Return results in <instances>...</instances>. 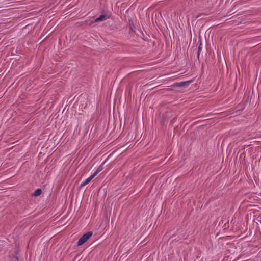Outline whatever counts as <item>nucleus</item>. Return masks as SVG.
<instances>
[{"mask_svg":"<svg viewBox=\"0 0 261 261\" xmlns=\"http://www.w3.org/2000/svg\"><path fill=\"white\" fill-rule=\"evenodd\" d=\"M198 42L199 43V44L198 49L197 58H198V60H199V55H200V52L201 51V50L202 49V44L201 40H199L198 41Z\"/></svg>","mask_w":261,"mask_h":261,"instance_id":"4","label":"nucleus"},{"mask_svg":"<svg viewBox=\"0 0 261 261\" xmlns=\"http://www.w3.org/2000/svg\"><path fill=\"white\" fill-rule=\"evenodd\" d=\"M14 261H18V259L17 257H16Z\"/></svg>","mask_w":261,"mask_h":261,"instance_id":"8","label":"nucleus"},{"mask_svg":"<svg viewBox=\"0 0 261 261\" xmlns=\"http://www.w3.org/2000/svg\"><path fill=\"white\" fill-rule=\"evenodd\" d=\"M103 164L100 165L98 167V168L96 169V170L94 172V173L93 174V175L94 177H95L99 172H100L101 171H102L103 170Z\"/></svg>","mask_w":261,"mask_h":261,"instance_id":"6","label":"nucleus"},{"mask_svg":"<svg viewBox=\"0 0 261 261\" xmlns=\"http://www.w3.org/2000/svg\"><path fill=\"white\" fill-rule=\"evenodd\" d=\"M189 82H181L180 83H176L174 84L172 86L173 87H182L186 85Z\"/></svg>","mask_w":261,"mask_h":261,"instance_id":"5","label":"nucleus"},{"mask_svg":"<svg viewBox=\"0 0 261 261\" xmlns=\"http://www.w3.org/2000/svg\"><path fill=\"white\" fill-rule=\"evenodd\" d=\"M94 177V176H93V174L91 175L89 178L86 179L84 182H83L81 184L80 187H84L85 185H87L88 183H89L93 179V178Z\"/></svg>","mask_w":261,"mask_h":261,"instance_id":"2","label":"nucleus"},{"mask_svg":"<svg viewBox=\"0 0 261 261\" xmlns=\"http://www.w3.org/2000/svg\"><path fill=\"white\" fill-rule=\"evenodd\" d=\"M108 18V16L106 14L101 15L98 18H97L95 20V22H98L101 21H103L106 20Z\"/></svg>","mask_w":261,"mask_h":261,"instance_id":"3","label":"nucleus"},{"mask_svg":"<svg viewBox=\"0 0 261 261\" xmlns=\"http://www.w3.org/2000/svg\"><path fill=\"white\" fill-rule=\"evenodd\" d=\"M41 193H42L41 190L40 189H37L32 194V196H39L41 194Z\"/></svg>","mask_w":261,"mask_h":261,"instance_id":"7","label":"nucleus"},{"mask_svg":"<svg viewBox=\"0 0 261 261\" xmlns=\"http://www.w3.org/2000/svg\"><path fill=\"white\" fill-rule=\"evenodd\" d=\"M92 231H89L84 234L78 240L77 245L80 246L85 243L92 236Z\"/></svg>","mask_w":261,"mask_h":261,"instance_id":"1","label":"nucleus"}]
</instances>
